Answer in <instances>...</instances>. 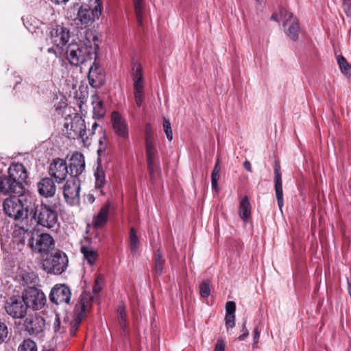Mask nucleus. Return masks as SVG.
<instances>
[{"mask_svg":"<svg viewBox=\"0 0 351 351\" xmlns=\"http://www.w3.org/2000/svg\"><path fill=\"white\" fill-rule=\"evenodd\" d=\"M98 33L92 29L85 32L84 38L78 43H71L66 48V58L74 66L96 58L99 51Z\"/></svg>","mask_w":351,"mask_h":351,"instance_id":"1","label":"nucleus"},{"mask_svg":"<svg viewBox=\"0 0 351 351\" xmlns=\"http://www.w3.org/2000/svg\"><path fill=\"white\" fill-rule=\"evenodd\" d=\"M93 296L90 292H83L76 303L74 308V319L70 321L68 317H64L62 320L60 319L58 315L53 322V330L57 336H61L69 330L70 335L73 336L75 334L83 318L86 316V313L88 311L92 306Z\"/></svg>","mask_w":351,"mask_h":351,"instance_id":"2","label":"nucleus"},{"mask_svg":"<svg viewBox=\"0 0 351 351\" xmlns=\"http://www.w3.org/2000/svg\"><path fill=\"white\" fill-rule=\"evenodd\" d=\"M27 212L31 224L46 228H53L58 222V215L55 205L38 202L29 197Z\"/></svg>","mask_w":351,"mask_h":351,"instance_id":"3","label":"nucleus"},{"mask_svg":"<svg viewBox=\"0 0 351 351\" xmlns=\"http://www.w3.org/2000/svg\"><path fill=\"white\" fill-rule=\"evenodd\" d=\"M29 197L22 196L6 198L3 202L5 214L16 221H29L27 205L29 204Z\"/></svg>","mask_w":351,"mask_h":351,"instance_id":"4","label":"nucleus"},{"mask_svg":"<svg viewBox=\"0 0 351 351\" xmlns=\"http://www.w3.org/2000/svg\"><path fill=\"white\" fill-rule=\"evenodd\" d=\"M18 232L19 234H23L20 241L24 243L25 239L28 237L27 245L36 253H46L54 245L53 237L47 233H36L30 236L31 233L24 228H20Z\"/></svg>","mask_w":351,"mask_h":351,"instance_id":"5","label":"nucleus"},{"mask_svg":"<svg viewBox=\"0 0 351 351\" xmlns=\"http://www.w3.org/2000/svg\"><path fill=\"white\" fill-rule=\"evenodd\" d=\"M102 2L101 0H90V5H82L77 12V20L82 25L92 23L99 19L101 14Z\"/></svg>","mask_w":351,"mask_h":351,"instance_id":"6","label":"nucleus"},{"mask_svg":"<svg viewBox=\"0 0 351 351\" xmlns=\"http://www.w3.org/2000/svg\"><path fill=\"white\" fill-rule=\"evenodd\" d=\"M68 265V258L65 253L56 252L48 256L43 261V267L47 273L60 274L63 273Z\"/></svg>","mask_w":351,"mask_h":351,"instance_id":"7","label":"nucleus"},{"mask_svg":"<svg viewBox=\"0 0 351 351\" xmlns=\"http://www.w3.org/2000/svg\"><path fill=\"white\" fill-rule=\"evenodd\" d=\"M5 310L12 318L22 319L26 316L28 307L22 295H13L5 301Z\"/></svg>","mask_w":351,"mask_h":351,"instance_id":"8","label":"nucleus"},{"mask_svg":"<svg viewBox=\"0 0 351 351\" xmlns=\"http://www.w3.org/2000/svg\"><path fill=\"white\" fill-rule=\"evenodd\" d=\"M67 134L69 138H80L86 147L91 144V134H87L85 121L82 117H75L72 120L70 131Z\"/></svg>","mask_w":351,"mask_h":351,"instance_id":"9","label":"nucleus"},{"mask_svg":"<svg viewBox=\"0 0 351 351\" xmlns=\"http://www.w3.org/2000/svg\"><path fill=\"white\" fill-rule=\"evenodd\" d=\"M21 295L27 303L28 308H31L33 310L41 309L46 302L44 293L34 287L25 289Z\"/></svg>","mask_w":351,"mask_h":351,"instance_id":"10","label":"nucleus"},{"mask_svg":"<svg viewBox=\"0 0 351 351\" xmlns=\"http://www.w3.org/2000/svg\"><path fill=\"white\" fill-rule=\"evenodd\" d=\"M132 80L134 86V95L137 106L140 107L143 101V69L140 63L135 62L132 64Z\"/></svg>","mask_w":351,"mask_h":351,"instance_id":"11","label":"nucleus"},{"mask_svg":"<svg viewBox=\"0 0 351 351\" xmlns=\"http://www.w3.org/2000/svg\"><path fill=\"white\" fill-rule=\"evenodd\" d=\"M280 16L283 18V28L289 38L295 41L300 31L298 20L292 13L283 9L280 10Z\"/></svg>","mask_w":351,"mask_h":351,"instance_id":"12","label":"nucleus"},{"mask_svg":"<svg viewBox=\"0 0 351 351\" xmlns=\"http://www.w3.org/2000/svg\"><path fill=\"white\" fill-rule=\"evenodd\" d=\"M68 173V165L66 160L62 158H55L49 165V174L58 184L65 180Z\"/></svg>","mask_w":351,"mask_h":351,"instance_id":"13","label":"nucleus"},{"mask_svg":"<svg viewBox=\"0 0 351 351\" xmlns=\"http://www.w3.org/2000/svg\"><path fill=\"white\" fill-rule=\"evenodd\" d=\"M80 191V181L77 178L67 180L63 186V195L66 202L74 204L79 200Z\"/></svg>","mask_w":351,"mask_h":351,"instance_id":"14","label":"nucleus"},{"mask_svg":"<svg viewBox=\"0 0 351 351\" xmlns=\"http://www.w3.org/2000/svg\"><path fill=\"white\" fill-rule=\"evenodd\" d=\"M71 298V290L65 285H55L49 294V299L51 302L59 304H68Z\"/></svg>","mask_w":351,"mask_h":351,"instance_id":"15","label":"nucleus"},{"mask_svg":"<svg viewBox=\"0 0 351 351\" xmlns=\"http://www.w3.org/2000/svg\"><path fill=\"white\" fill-rule=\"evenodd\" d=\"M111 123L114 132L119 138L123 140L129 138V129L127 121L118 112L114 111L112 113Z\"/></svg>","mask_w":351,"mask_h":351,"instance_id":"16","label":"nucleus"},{"mask_svg":"<svg viewBox=\"0 0 351 351\" xmlns=\"http://www.w3.org/2000/svg\"><path fill=\"white\" fill-rule=\"evenodd\" d=\"M50 38L56 47L62 49L69 40L70 32L66 27L57 25L51 30Z\"/></svg>","mask_w":351,"mask_h":351,"instance_id":"17","label":"nucleus"},{"mask_svg":"<svg viewBox=\"0 0 351 351\" xmlns=\"http://www.w3.org/2000/svg\"><path fill=\"white\" fill-rule=\"evenodd\" d=\"M8 176L19 188H22L23 191H25L23 183L27 178V173L23 164L16 163L12 165L8 169Z\"/></svg>","mask_w":351,"mask_h":351,"instance_id":"18","label":"nucleus"},{"mask_svg":"<svg viewBox=\"0 0 351 351\" xmlns=\"http://www.w3.org/2000/svg\"><path fill=\"white\" fill-rule=\"evenodd\" d=\"M71 178H77L85 169V160L80 152H75L70 158L69 165Z\"/></svg>","mask_w":351,"mask_h":351,"instance_id":"19","label":"nucleus"},{"mask_svg":"<svg viewBox=\"0 0 351 351\" xmlns=\"http://www.w3.org/2000/svg\"><path fill=\"white\" fill-rule=\"evenodd\" d=\"M88 78L90 85L93 88H100L104 84V73L96 62L90 67Z\"/></svg>","mask_w":351,"mask_h":351,"instance_id":"20","label":"nucleus"},{"mask_svg":"<svg viewBox=\"0 0 351 351\" xmlns=\"http://www.w3.org/2000/svg\"><path fill=\"white\" fill-rule=\"evenodd\" d=\"M0 193L3 195H9L15 193L22 195L23 191L14 182L12 178L8 175H0Z\"/></svg>","mask_w":351,"mask_h":351,"instance_id":"21","label":"nucleus"},{"mask_svg":"<svg viewBox=\"0 0 351 351\" xmlns=\"http://www.w3.org/2000/svg\"><path fill=\"white\" fill-rule=\"evenodd\" d=\"M37 189L40 195L48 198L53 197L56 192V186L51 178H42L37 184Z\"/></svg>","mask_w":351,"mask_h":351,"instance_id":"22","label":"nucleus"},{"mask_svg":"<svg viewBox=\"0 0 351 351\" xmlns=\"http://www.w3.org/2000/svg\"><path fill=\"white\" fill-rule=\"evenodd\" d=\"M25 330L31 335L38 334L45 327V319L40 316L26 318L24 322Z\"/></svg>","mask_w":351,"mask_h":351,"instance_id":"23","label":"nucleus"},{"mask_svg":"<svg viewBox=\"0 0 351 351\" xmlns=\"http://www.w3.org/2000/svg\"><path fill=\"white\" fill-rule=\"evenodd\" d=\"M146 154L147 157L148 170L151 175L154 174L156 165L157 150L154 144V138H145Z\"/></svg>","mask_w":351,"mask_h":351,"instance_id":"24","label":"nucleus"},{"mask_svg":"<svg viewBox=\"0 0 351 351\" xmlns=\"http://www.w3.org/2000/svg\"><path fill=\"white\" fill-rule=\"evenodd\" d=\"M275 173V191L277 199V202L279 208L281 209L284 205L283 204V191H282V175L280 172V167L278 162H276L274 167Z\"/></svg>","mask_w":351,"mask_h":351,"instance_id":"25","label":"nucleus"},{"mask_svg":"<svg viewBox=\"0 0 351 351\" xmlns=\"http://www.w3.org/2000/svg\"><path fill=\"white\" fill-rule=\"evenodd\" d=\"M110 206V203L108 202L106 204L100 208L97 215L94 217L93 223L95 228H99L106 224L108 217Z\"/></svg>","mask_w":351,"mask_h":351,"instance_id":"26","label":"nucleus"},{"mask_svg":"<svg viewBox=\"0 0 351 351\" xmlns=\"http://www.w3.org/2000/svg\"><path fill=\"white\" fill-rule=\"evenodd\" d=\"M239 213L241 219L245 223H247L251 218V204L246 196L240 201Z\"/></svg>","mask_w":351,"mask_h":351,"instance_id":"27","label":"nucleus"},{"mask_svg":"<svg viewBox=\"0 0 351 351\" xmlns=\"http://www.w3.org/2000/svg\"><path fill=\"white\" fill-rule=\"evenodd\" d=\"M91 103L93 108V116L96 118H101L105 114L103 101L97 95H93L91 97Z\"/></svg>","mask_w":351,"mask_h":351,"instance_id":"28","label":"nucleus"},{"mask_svg":"<svg viewBox=\"0 0 351 351\" xmlns=\"http://www.w3.org/2000/svg\"><path fill=\"white\" fill-rule=\"evenodd\" d=\"M80 251L84 258L90 265L95 264L98 257V253L96 250L93 248L91 246L82 245Z\"/></svg>","mask_w":351,"mask_h":351,"instance_id":"29","label":"nucleus"},{"mask_svg":"<svg viewBox=\"0 0 351 351\" xmlns=\"http://www.w3.org/2000/svg\"><path fill=\"white\" fill-rule=\"evenodd\" d=\"M337 63L341 73L348 77H351V64L341 55L337 57Z\"/></svg>","mask_w":351,"mask_h":351,"instance_id":"30","label":"nucleus"},{"mask_svg":"<svg viewBox=\"0 0 351 351\" xmlns=\"http://www.w3.org/2000/svg\"><path fill=\"white\" fill-rule=\"evenodd\" d=\"M137 22L139 25H143L144 0H133Z\"/></svg>","mask_w":351,"mask_h":351,"instance_id":"31","label":"nucleus"},{"mask_svg":"<svg viewBox=\"0 0 351 351\" xmlns=\"http://www.w3.org/2000/svg\"><path fill=\"white\" fill-rule=\"evenodd\" d=\"M154 270L156 273L158 275H160L165 265V259L162 257V255L159 250H156L154 255Z\"/></svg>","mask_w":351,"mask_h":351,"instance_id":"32","label":"nucleus"},{"mask_svg":"<svg viewBox=\"0 0 351 351\" xmlns=\"http://www.w3.org/2000/svg\"><path fill=\"white\" fill-rule=\"evenodd\" d=\"M131 253L135 255L138 250V238L134 228H131L129 234Z\"/></svg>","mask_w":351,"mask_h":351,"instance_id":"33","label":"nucleus"},{"mask_svg":"<svg viewBox=\"0 0 351 351\" xmlns=\"http://www.w3.org/2000/svg\"><path fill=\"white\" fill-rule=\"evenodd\" d=\"M18 351H37V346L34 341L25 339L19 346Z\"/></svg>","mask_w":351,"mask_h":351,"instance_id":"34","label":"nucleus"},{"mask_svg":"<svg viewBox=\"0 0 351 351\" xmlns=\"http://www.w3.org/2000/svg\"><path fill=\"white\" fill-rule=\"evenodd\" d=\"M100 132L102 134V136L99 140V148L97 149V154L99 157L105 155L106 150L107 148L106 136L105 131L102 128H101Z\"/></svg>","mask_w":351,"mask_h":351,"instance_id":"35","label":"nucleus"},{"mask_svg":"<svg viewBox=\"0 0 351 351\" xmlns=\"http://www.w3.org/2000/svg\"><path fill=\"white\" fill-rule=\"evenodd\" d=\"M95 176L96 188H102L106 182L105 173L103 169L98 167L95 173Z\"/></svg>","mask_w":351,"mask_h":351,"instance_id":"36","label":"nucleus"},{"mask_svg":"<svg viewBox=\"0 0 351 351\" xmlns=\"http://www.w3.org/2000/svg\"><path fill=\"white\" fill-rule=\"evenodd\" d=\"M199 294L202 298H207L210 294V282L204 280L199 285Z\"/></svg>","mask_w":351,"mask_h":351,"instance_id":"37","label":"nucleus"},{"mask_svg":"<svg viewBox=\"0 0 351 351\" xmlns=\"http://www.w3.org/2000/svg\"><path fill=\"white\" fill-rule=\"evenodd\" d=\"M162 126H163V130H164V132H165V133L166 134L167 138L169 141H171L172 139H173V133H172V130H171V126L170 121L167 119L164 118L163 119Z\"/></svg>","mask_w":351,"mask_h":351,"instance_id":"38","label":"nucleus"},{"mask_svg":"<svg viewBox=\"0 0 351 351\" xmlns=\"http://www.w3.org/2000/svg\"><path fill=\"white\" fill-rule=\"evenodd\" d=\"M8 333L9 331L7 324L3 322L0 321V344L6 341Z\"/></svg>","mask_w":351,"mask_h":351,"instance_id":"39","label":"nucleus"},{"mask_svg":"<svg viewBox=\"0 0 351 351\" xmlns=\"http://www.w3.org/2000/svg\"><path fill=\"white\" fill-rule=\"evenodd\" d=\"M35 276L33 274L25 273L21 276L23 285H29L34 282Z\"/></svg>","mask_w":351,"mask_h":351,"instance_id":"40","label":"nucleus"},{"mask_svg":"<svg viewBox=\"0 0 351 351\" xmlns=\"http://www.w3.org/2000/svg\"><path fill=\"white\" fill-rule=\"evenodd\" d=\"M226 326L228 328H232L235 326V315L234 314H226L225 317Z\"/></svg>","mask_w":351,"mask_h":351,"instance_id":"41","label":"nucleus"},{"mask_svg":"<svg viewBox=\"0 0 351 351\" xmlns=\"http://www.w3.org/2000/svg\"><path fill=\"white\" fill-rule=\"evenodd\" d=\"M236 311V304L233 301H228L226 304V313L234 314Z\"/></svg>","mask_w":351,"mask_h":351,"instance_id":"42","label":"nucleus"},{"mask_svg":"<svg viewBox=\"0 0 351 351\" xmlns=\"http://www.w3.org/2000/svg\"><path fill=\"white\" fill-rule=\"evenodd\" d=\"M343 8L347 16L351 17V0H343Z\"/></svg>","mask_w":351,"mask_h":351,"instance_id":"43","label":"nucleus"},{"mask_svg":"<svg viewBox=\"0 0 351 351\" xmlns=\"http://www.w3.org/2000/svg\"><path fill=\"white\" fill-rule=\"evenodd\" d=\"M221 167L219 165V162L217 161L215 165L214 169L213 170L211 174V178L219 179L220 176Z\"/></svg>","mask_w":351,"mask_h":351,"instance_id":"44","label":"nucleus"},{"mask_svg":"<svg viewBox=\"0 0 351 351\" xmlns=\"http://www.w3.org/2000/svg\"><path fill=\"white\" fill-rule=\"evenodd\" d=\"M145 138H154L152 127L150 123H147L145 128Z\"/></svg>","mask_w":351,"mask_h":351,"instance_id":"45","label":"nucleus"},{"mask_svg":"<svg viewBox=\"0 0 351 351\" xmlns=\"http://www.w3.org/2000/svg\"><path fill=\"white\" fill-rule=\"evenodd\" d=\"M213 351H225V342L222 338H219L217 340Z\"/></svg>","mask_w":351,"mask_h":351,"instance_id":"46","label":"nucleus"},{"mask_svg":"<svg viewBox=\"0 0 351 351\" xmlns=\"http://www.w3.org/2000/svg\"><path fill=\"white\" fill-rule=\"evenodd\" d=\"M245 324H246V322L245 321L242 326L243 334L241 335L238 338L240 341L244 340L249 335V332L246 328Z\"/></svg>","mask_w":351,"mask_h":351,"instance_id":"47","label":"nucleus"},{"mask_svg":"<svg viewBox=\"0 0 351 351\" xmlns=\"http://www.w3.org/2000/svg\"><path fill=\"white\" fill-rule=\"evenodd\" d=\"M118 315H119V318H125L126 317V313H125V307L124 306H121L118 309Z\"/></svg>","mask_w":351,"mask_h":351,"instance_id":"48","label":"nucleus"},{"mask_svg":"<svg viewBox=\"0 0 351 351\" xmlns=\"http://www.w3.org/2000/svg\"><path fill=\"white\" fill-rule=\"evenodd\" d=\"M218 180L215 178H211V186L213 189H214L215 191L218 192L219 188H218Z\"/></svg>","mask_w":351,"mask_h":351,"instance_id":"49","label":"nucleus"},{"mask_svg":"<svg viewBox=\"0 0 351 351\" xmlns=\"http://www.w3.org/2000/svg\"><path fill=\"white\" fill-rule=\"evenodd\" d=\"M253 333H254V342L257 343L258 339H259V337H260V332H259L258 328H255L254 329Z\"/></svg>","mask_w":351,"mask_h":351,"instance_id":"50","label":"nucleus"},{"mask_svg":"<svg viewBox=\"0 0 351 351\" xmlns=\"http://www.w3.org/2000/svg\"><path fill=\"white\" fill-rule=\"evenodd\" d=\"M100 290H101V287L99 284V279L97 278L95 280V285L93 286V291L95 293H98Z\"/></svg>","mask_w":351,"mask_h":351,"instance_id":"51","label":"nucleus"},{"mask_svg":"<svg viewBox=\"0 0 351 351\" xmlns=\"http://www.w3.org/2000/svg\"><path fill=\"white\" fill-rule=\"evenodd\" d=\"M119 326L120 327L122 328V329H125L126 327H127V324H126V319L125 318H119Z\"/></svg>","mask_w":351,"mask_h":351,"instance_id":"52","label":"nucleus"},{"mask_svg":"<svg viewBox=\"0 0 351 351\" xmlns=\"http://www.w3.org/2000/svg\"><path fill=\"white\" fill-rule=\"evenodd\" d=\"M281 19L283 20V18L280 16V12L278 14V13H274L271 16V20L272 21H278L279 19Z\"/></svg>","mask_w":351,"mask_h":351,"instance_id":"53","label":"nucleus"},{"mask_svg":"<svg viewBox=\"0 0 351 351\" xmlns=\"http://www.w3.org/2000/svg\"><path fill=\"white\" fill-rule=\"evenodd\" d=\"M99 127V124L97 123V122H94L92 125V128H91V132L89 131L88 132V134H89L90 133L91 134V137L93 136V135L95 133V130Z\"/></svg>","mask_w":351,"mask_h":351,"instance_id":"54","label":"nucleus"},{"mask_svg":"<svg viewBox=\"0 0 351 351\" xmlns=\"http://www.w3.org/2000/svg\"><path fill=\"white\" fill-rule=\"evenodd\" d=\"M244 167L245 168V169L249 171V172H252V166H251V163L246 160L244 162Z\"/></svg>","mask_w":351,"mask_h":351,"instance_id":"55","label":"nucleus"},{"mask_svg":"<svg viewBox=\"0 0 351 351\" xmlns=\"http://www.w3.org/2000/svg\"><path fill=\"white\" fill-rule=\"evenodd\" d=\"M56 4H60L67 2L69 0H51Z\"/></svg>","mask_w":351,"mask_h":351,"instance_id":"56","label":"nucleus"},{"mask_svg":"<svg viewBox=\"0 0 351 351\" xmlns=\"http://www.w3.org/2000/svg\"><path fill=\"white\" fill-rule=\"evenodd\" d=\"M48 52L49 53H56L55 50L53 49V48H49L48 49Z\"/></svg>","mask_w":351,"mask_h":351,"instance_id":"57","label":"nucleus"},{"mask_svg":"<svg viewBox=\"0 0 351 351\" xmlns=\"http://www.w3.org/2000/svg\"><path fill=\"white\" fill-rule=\"evenodd\" d=\"M43 351H53L51 350H44Z\"/></svg>","mask_w":351,"mask_h":351,"instance_id":"58","label":"nucleus"},{"mask_svg":"<svg viewBox=\"0 0 351 351\" xmlns=\"http://www.w3.org/2000/svg\"><path fill=\"white\" fill-rule=\"evenodd\" d=\"M256 1L258 2V1H260L261 0H256Z\"/></svg>","mask_w":351,"mask_h":351,"instance_id":"59","label":"nucleus"}]
</instances>
